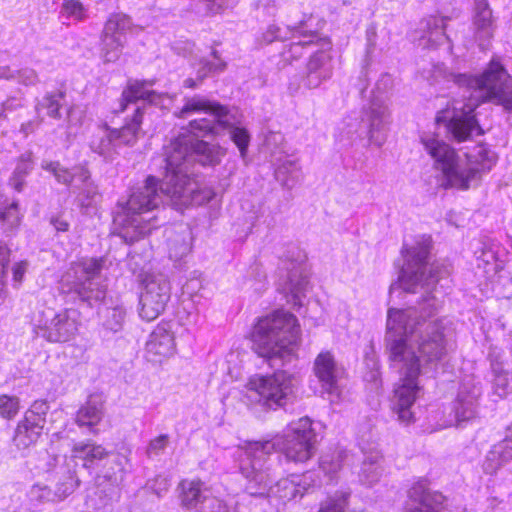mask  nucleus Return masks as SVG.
Wrapping results in <instances>:
<instances>
[{
  "instance_id": "f257e3e1",
  "label": "nucleus",
  "mask_w": 512,
  "mask_h": 512,
  "mask_svg": "<svg viewBox=\"0 0 512 512\" xmlns=\"http://www.w3.org/2000/svg\"><path fill=\"white\" fill-rule=\"evenodd\" d=\"M440 304L429 292L419 307L389 309L387 336L389 359L401 378L394 390V409L402 422L412 420L411 406L420 393L417 381L447 354L449 322L432 318Z\"/></svg>"
},
{
  "instance_id": "f03ea898",
  "label": "nucleus",
  "mask_w": 512,
  "mask_h": 512,
  "mask_svg": "<svg viewBox=\"0 0 512 512\" xmlns=\"http://www.w3.org/2000/svg\"><path fill=\"white\" fill-rule=\"evenodd\" d=\"M463 84L470 90L468 103L457 102L452 110L442 111L437 117L439 122H447L449 131L459 142L483 133L474 115L480 103L489 101L512 109V78L498 61L491 60L480 76L463 75Z\"/></svg>"
},
{
  "instance_id": "7ed1b4c3",
  "label": "nucleus",
  "mask_w": 512,
  "mask_h": 512,
  "mask_svg": "<svg viewBox=\"0 0 512 512\" xmlns=\"http://www.w3.org/2000/svg\"><path fill=\"white\" fill-rule=\"evenodd\" d=\"M274 449L270 442H249L238 450L239 469L247 480L246 491L252 496H273L283 501L302 496L310 486V473L292 475L271 485L274 472L268 461Z\"/></svg>"
},
{
  "instance_id": "20e7f679",
  "label": "nucleus",
  "mask_w": 512,
  "mask_h": 512,
  "mask_svg": "<svg viewBox=\"0 0 512 512\" xmlns=\"http://www.w3.org/2000/svg\"><path fill=\"white\" fill-rule=\"evenodd\" d=\"M421 143L434 160L435 169L441 172L444 188L468 189L497 161L496 154L484 146H479L472 154L461 156L449 144L430 134L422 135Z\"/></svg>"
},
{
  "instance_id": "39448f33",
  "label": "nucleus",
  "mask_w": 512,
  "mask_h": 512,
  "mask_svg": "<svg viewBox=\"0 0 512 512\" xmlns=\"http://www.w3.org/2000/svg\"><path fill=\"white\" fill-rule=\"evenodd\" d=\"M154 176H148L145 183L135 187L127 201L121 204L114 222L120 227V236L128 243H133L148 235L157 227V217L151 213L157 209L163 198L169 197L163 193L161 182L160 192Z\"/></svg>"
},
{
  "instance_id": "423d86ee",
  "label": "nucleus",
  "mask_w": 512,
  "mask_h": 512,
  "mask_svg": "<svg viewBox=\"0 0 512 512\" xmlns=\"http://www.w3.org/2000/svg\"><path fill=\"white\" fill-rule=\"evenodd\" d=\"M154 176H148L145 183L135 187L127 201L121 204L114 222L120 227V236L128 243H133L148 235L157 227V217L151 213L157 209L163 198L169 197L163 193L161 182L160 192Z\"/></svg>"
},
{
  "instance_id": "0eeeda50",
  "label": "nucleus",
  "mask_w": 512,
  "mask_h": 512,
  "mask_svg": "<svg viewBox=\"0 0 512 512\" xmlns=\"http://www.w3.org/2000/svg\"><path fill=\"white\" fill-rule=\"evenodd\" d=\"M300 344V327L297 318L285 311L260 319L254 331V350L271 363L289 362Z\"/></svg>"
},
{
  "instance_id": "6e6552de",
  "label": "nucleus",
  "mask_w": 512,
  "mask_h": 512,
  "mask_svg": "<svg viewBox=\"0 0 512 512\" xmlns=\"http://www.w3.org/2000/svg\"><path fill=\"white\" fill-rule=\"evenodd\" d=\"M200 112L209 114L212 119L201 118L191 121L192 130L203 135H217L221 130L229 129L231 140L238 147L241 157L245 158L250 135L246 129L234 126V117L229 113L227 107L203 96L195 95L186 97L183 107L174 114L178 118H186L192 113Z\"/></svg>"
},
{
  "instance_id": "1a4fd4ad",
  "label": "nucleus",
  "mask_w": 512,
  "mask_h": 512,
  "mask_svg": "<svg viewBox=\"0 0 512 512\" xmlns=\"http://www.w3.org/2000/svg\"><path fill=\"white\" fill-rule=\"evenodd\" d=\"M199 136L204 135L198 131L194 132L189 124V129L165 147L166 172L178 173L181 169L189 174L188 168L192 161H197L203 166L220 163L225 150L218 145L199 140Z\"/></svg>"
},
{
  "instance_id": "9d476101",
  "label": "nucleus",
  "mask_w": 512,
  "mask_h": 512,
  "mask_svg": "<svg viewBox=\"0 0 512 512\" xmlns=\"http://www.w3.org/2000/svg\"><path fill=\"white\" fill-rule=\"evenodd\" d=\"M431 238L419 236L411 245L405 244V264L399 277V287L408 292H416L417 288L429 291L439 278L448 274L447 269H441L439 264L428 262Z\"/></svg>"
},
{
  "instance_id": "9b49d317",
  "label": "nucleus",
  "mask_w": 512,
  "mask_h": 512,
  "mask_svg": "<svg viewBox=\"0 0 512 512\" xmlns=\"http://www.w3.org/2000/svg\"><path fill=\"white\" fill-rule=\"evenodd\" d=\"M104 265L102 258H85L73 262L63 274L60 284L66 294L92 304L105 298V289L95 281Z\"/></svg>"
},
{
  "instance_id": "f8f14e48",
  "label": "nucleus",
  "mask_w": 512,
  "mask_h": 512,
  "mask_svg": "<svg viewBox=\"0 0 512 512\" xmlns=\"http://www.w3.org/2000/svg\"><path fill=\"white\" fill-rule=\"evenodd\" d=\"M35 334L50 343H66L76 338L81 326L80 313L76 309L59 311L51 307L38 309L32 318Z\"/></svg>"
},
{
  "instance_id": "ddd939ff",
  "label": "nucleus",
  "mask_w": 512,
  "mask_h": 512,
  "mask_svg": "<svg viewBox=\"0 0 512 512\" xmlns=\"http://www.w3.org/2000/svg\"><path fill=\"white\" fill-rule=\"evenodd\" d=\"M248 397L269 409L288 404L295 394V379L286 371L270 375L256 374L246 383Z\"/></svg>"
},
{
  "instance_id": "4468645a",
  "label": "nucleus",
  "mask_w": 512,
  "mask_h": 512,
  "mask_svg": "<svg viewBox=\"0 0 512 512\" xmlns=\"http://www.w3.org/2000/svg\"><path fill=\"white\" fill-rule=\"evenodd\" d=\"M266 442L274 444V451H280L288 461L304 463L316 453L318 441L311 419L302 417L290 423L282 437Z\"/></svg>"
},
{
  "instance_id": "2eb2a0df",
  "label": "nucleus",
  "mask_w": 512,
  "mask_h": 512,
  "mask_svg": "<svg viewBox=\"0 0 512 512\" xmlns=\"http://www.w3.org/2000/svg\"><path fill=\"white\" fill-rule=\"evenodd\" d=\"M143 107L137 106L132 118L120 129H111L107 125L98 127L90 140L93 152L104 158H111L121 145H134L141 132Z\"/></svg>"
},
{
  "instance_id": "dca6fc26",
  "label": "nucleus",
  "mask_w": 512,
  "mask_h": 512,
  "mask_svg": "<svg viewBox=\"0 0 512 512\" xmlns=\"http://www.w3.org/2000/svg\"><path fill=\"white\" fill-rule=\"evenodd\" d=\"M162 190L176 209L189 205H203L215 197L211 188L198 189L197 183L181 169L178 173L166 172Z\"/></svg>"
},
{
  "instance_id": "f3484780",
  "label": "nucleus",
  "mask_w": 512,
  "mask_h": 512,
  "mask_svg": "<svg viewBox=\"0 0 512 512\" xmlns=\"http://www.w3.org/2000/svg\"><path fill=\"white\" fill-rule=\"evenodd\" d=\"M171 296V284L161 272L147 273L143 279V290L139 300V316L153 321L165 310Z\"/></svg>"
},
{
  "instance_id": "a211bd4d",
  "label": "nucleus",
  "mask_w": 512,
  "mask_h": 512,
  "mask_svg": "<svg viewBox=\"0 0 512 512\" xmlns=\"http://www.w3.org/2000/svg\"><path fill=\"white\" fill-rule=\"evenodd\" d=\"M41 168L51 173L56 181L65 185H74L79 190L78 201L84 207H89L100 198L97 186L90 180V173L82 166L69 170L57 161L44 160Z\"/></svg>"
},
{
  "instance_id": "6ab92c4d",
  "label": "nucleus",
  "mask_w": 512,
  "mask_h": 512,
  "mask_svg": "<svg viewBox=\"0 0 512 512\" xmlns=\"http://www.w3.org/2000/svg\"><path fill=\"white\" fill-rule=\"evenodd\" d=\"M48 411L49 405L46 401L36 400L24 412L23 417L17 422L12 437L13 445L17 450L25 451L37 443L43 433Z\"/></svg>"
},
{
  "instance_id": "aec40b11",
  "label": "nucleus",
  "mask_w": 512,
  "mask_h": 512,
  "mask_svg": "<svg viewBox=\"0 0 512 512\" xmlns=\"http://www.w3.org/2000/svg\"><path fill=\"white\" fill-rule=\"evenodd\" d=\"M132 27L131 19L123 14L112 15L106 22L100 56L105 63L117 61L126 42V33Z\"/></svg>"
},
{
  "instance_id": "412c9836",
  "label": "nucleus",
  "mask_w": 512,
  "mask_h": 512,
  "mask_svg": "<svg viewBox=\"0 0 512 512\" xmlns=\"http://www.w3.org/2000/svg\"><path fill=\"white\" fill-rule=\"evenodd\" d=\"M176 352L175 336L172 325L159 323L149 335L145 345V356L152 363H162Z\"/></svg>"
},
{
  "instance_id": "4be33fe9",
  "label": "nucleus",
  "mask_w": 512,
  "mask_h": 512,
  "mask_svg": "<svg viewBox=\"0 0 512 512\" xmlns=\"http://www.w3.org/2000/svg\"><path fill=\"white\" fill-rule=\"evenodd\" d=\"M403 512H444L446 498L439 492L427 489L424 482L415 483L408 490Z\"/></svg>"
},
{
  "instance_id": "5701e85b",
  "label": "nucleus",
  "mask_w": 512,
  "mask_h": 512,
  "mask_svg": "<svg viewBox=\"0 0 512 512\" xmlns=\"http://www.w3.org/2000/svg\"><path fill=\"white\" fill-rule=\"evenodd\" d=\"M312 21L310 18L307 21L301 22L299 25L289 29L291 36V43L288 49L285 51L286 58L297 59L301 56L302 50L309 47H321L329 48L330 41L327 38L321 37L316 30H312V26L309 22Z\"/></svg>"
},
{
  "instance_id": "b1692460",
  "label": "nucleus",
  "mask_w": 512,
  "mask_h": 512,
  "mask_svg": "<svg viewBox=\"0 0 512 512\" xmlns=\"http://www.w3.org/2000/svg\"><path fill=\"white\" fill-rule=\"evenodd\" d=\"M389 119L388 107L379 99L372 100L369 107L364 111L362 122L367 126L370 142L378 147L382 146L386 140Z\"/></svg>"
},
{
  "instance_id": "393cba45",
  "label": "nucleus",
  "mask_w": 512,
  "mask_h": 512,
  "mask_svg": "<svg viewBox=\"0 0 512 512\" xmlns=\"http://www.w3.org/2000/svg\"><path fill=\"white\" fill-rule=\"evenodd\" d=\"M314 372L318 378L322 391L338 398L340 395L339 380L341 369L336 365L330 352H321L314 361Z\"/></svg>"
},
{
  "instance_id": "a878e982",
  "label": "nucleus",
  "mask_w": 512,
  "mask_h": 512,
  "mask_svg": "<svg viewBox=\"0 0 512 512\" xmlns=\"http://www.w3.org/2000/svg\"><path fill=\"white\" fill-rule=\"evenodd\" d=\"M147 82H131L127 88L122 92L120 107L116 112H123L129 103L136 102L138 100H144L150 104L167 108L172 102V97L167 93H157L154 90L147 88Z\"/></svg>"
},
{
  "instance_id": "bb28decb",
  "label": "nucleus",
  "mask_w": 512,
  "mask_h": 512,
  "mask_svg": "<svg viewBox=\"0 0 512 512\" xmlns=\"http://www.w3.org/2000/svg\"><path fill=\"white\" fill-rule=\"evenodd\" d=\"M180 506L186 510L198 512L200 505L211 492L210 488L200 479H184L177 487Z\"/></svg>"
},
{
  "instance_id": "cd10ccee",
  "label": "nucleus",
  "mask_w": 512,
  "mask_h": 512,
  "mask_svg": "<svg viewBox=\"0 0 512 512\" xmlns=\"http://www.w3.org/2000/svg\"><path fill=\"white\" fill-rule=\"evenodd\" d=\"M510 461H512V425L508 428L505 438L487 452L482 468L486 474L493 475Z\"/></svg>"
},
{
  "instance_id": "c85d7f7f",
  "label": "nucleus",
  "mask_w": 512,
  "mask_h": 512,
  "mask_svg": "<svg viewBox=\"0 0 512 512\" xmlns=\"http://www.w3.org/2000/svg\"><path fill=\"white\" fill-rule=\"evenodd\" d=\"M445 19L439 16H429L422 19L415 32V40L424 48L435 47L445 39Z\"/></svg>"
},
{
  "instance_id": "c756f323",
  "label": "nucleus",
  "mask_w": 512,
  "mask_h": 512,
  "mask_svg": "<svg viewBox=\"0 0 512 512\" xmlns=\"http://www.w3.org/2000/svg\"><path fill=\"white\" fill-rule=\"evenodd\" d=\"M275 177L281 185L292 189L300 179L301 167L296 158L284 154L283 150L272 152Z\"/></svg>"
},
{
  "instance_id": "7c9ffc66",
  "label": "nucleus",
  "mask_w": 512,
  "mask_h": 512,
  "mask_svg": "<svg viewBox=\"0 0 512 512\" xmlns=\"http://www.w3.org/2000/svg\"><path fill=\"white\" fill-rule=\"evenodd\" d=\"M479 395L480 389L476 386L468 389L464 385L463 389L460 390L454 404L455 420L458 425L476 416V406Z\"/></svg>"
},
{
  "instance_id": "2f4dec72",
  "label": "nucleus",
  "mask_w": 512,
  "mask_h": 512,
  "mask_svg": "<svg viewBox=\"0 0 512 512\" xmlns=\"http://www.w3.org/2000/svg\"><path fill=\"white\" fill-rule=\"evenodd\" d=\"M72 457L83 461L87 469L94 468L98 462L109 456V452L100 444L94 442H78L72 447Z\"/></svg>"
},
{
  "instance_id": "473e14b6",
  "label": "nucleus",
  "mask_w": 512,
  "mask_h": 512,
  "mask_svg": "<svg viewBox=\"0 0 512 512\" xmlns=\"http://www.w3.org/2000/svg\"><path fill=\"white\" fill-rule=\"evenodd\" d=\"M104 404L99 396H90L76 413L75 422L80 427H93L103 418Z\"/></svg>"
},
{
  "instance_id": "72a5a7b5",
  "label": "nucleus",
  "mask_w": 512,
  "mask_h": 512,
  "mask_svg": "<svg viewBox=\"0 0 512 512\" xmlns=\"http://www.w3.org/2000/svg\"><path fill=\"white\" fill-rule=\"evenodd\" d=\"M192 249V235L188 228L175 232L168 237V255L174 262L187 257Z\"/></svg>"
},
{
  "instance_id": "f704fd0d",
  "label": "nucleus",
  "mask_w": 512,
  "mask_h": 512,
  "mask_svg": "<svg viewBox=\"0 0 512 512\" xmlns=\"http://www.w3.org/2000/svg\"><path fill=\"white\" fill-rule=\"evenodd\" d=\"M33 169V156L31 152L23 153L16 164V167L9 178V185L17 192H22L25 186V179Z\"/></svg>"
},
{
  "instance_id": "c9c22d12",
  "label": "nucleus",
  "mask_w": 512,
  "mask_h": 512,
  "mask_svg": "<svg viewBox=\"0 0 512 512\" xmlns=\"http://www.w3.org/2000/svg\"><path fill=\"white\" fill-rule=\"evenodd\" d=\"M381 459L378 452L365 457L359 473V479L363 484L373 485L380 479L382 475Z\"/></svg>"
},
{
  "instance_id": "e433bc0d",
  "label": "nucleus",
  "mask_w": 512,
  "mask_h": 512,
  "mask_svg": "<svg viewBox=\"0 0 512 512\" xmlns=\"http://www.w3.org/2000/svg\"><path fill=\"white\" fill-rule=\"evenodd\" d=\"M491 368L495 374V385L501 386L503 390L508 384V365L504 363L503 353L497 347H491L488 353Z\"/></svg>"
},
{
  "instance_id": "4c0bfd02",
  "label": "nucleus",
  "mask_w": 512,
  "mask_h": 512,
  "mask_svg": "<svg viewBox=\"0 0 512 512\" xmlns=\"http://www.w3.org/2000/svg\"><path fill=\"white\" fill-rule=\"evenodd\" d=\"M474 25L483 37L492 35V12L486 1H478L475 8Z\"/></svg>"
},
{
  "instance_id": "58836bf2",
  "label": "nucleus",
  "mask_w": 512,
  "mask_h": 512,
  "mask_svg": "<svg viewBox=\"0 0 512 512\" xmlns=\"http://www.w3.org/2000/svg\"><path fill=\"white\" fill-rule=\"evenodd\" d=\"M29 504L32 506H39L50 502H58L54 490L44 484H34L27 492Z\"/></svg>"
},
{
  "instance_id": "ea45409f",
  "label": "nucleus",
  "mask_w": 512,
  "mask_h": 512,
  "mask_svg": "<svg viewBox=\"0 0 512 512\" xmlns=\"http://www.w3.org/2000/svg\"><path fill=\"white\" fill-rule=\"evenodd\" d=\"M346 457V452L341 449L325 453L320 458V469L325 474L332 477L341 469L342 463Z\"/></svg>"
},
{
  "instance_id": "a19ab883",
  "label": "nucleus",
  "mask_w": 512,
  "mask_h": 512,
  "mask_svg": "<svg viewBox=\"0 0 512 512\" xmlns=\"http://www.w3.org/2000/svg\"><path fill=\"white\" fill-rule=\"evenodd\" d=\"M22 217L18 202H12L0 210V221L5 230L13 231L18 228Z\"/></svg>"
},
{
  "instance_id": "79ce46f5",
  "label": "nucleus",
  "mask_w": 512,
  "mask_h": 512,
  "mask_svg": "<svg viewBox=\"0 0 512 512\" xmlns=\"http://www.w3.org/2000/svg\"><path fill=\"white\" fill-rule=\"evenodd\" d=\"M65 93L62 91L52 92L47 94L43 100L38 104V108L46 109L47 115L54 119H60V109L63 106Z\"/></svg>"
},
{
  "instance_id": "37998d69",
  "label": "nucleus",
  "mask_w": 512,
  "mask_h": 512,
  "mask_svg": "<svg viewBox=\"0 0 512 512\" xmlns=\"http://www.w3.org/2000/svg\"><path fill=\"white\" fill-rule=\"evenodd\" d=\"M79 485V480L76 478L75 473L67 471L57 482L54 490L56 500L63 501L71 495Z\"/></svg>"
},
{
  "instance_id": "c03bdc74",
  "label": "nucleus",
  "mask_w": 512,
  "mask_h": 512,
  "mask_svg": "<svg viewBox=\"0 0 512 512\" xmlns=\"http://www.w3.org/2000/svg\"><path fill=\"white\" fill-rule=\"evenodd\" d=\"M126 312L120 307L107 308L105 310L103 327L113 333L122 330L125 321Z\"/></svg>"
},
{
  "instance_id": "a18cd8bd",
  "label": "nucleus",
  "mask_w": 512,
  "mask_h": 512,
  "mask_svg": "<svg viewBox=\"0 0 512 512\" xmlns=\"http://www.w3.org/2000/svg\"><path fill=\"white\" fill-rule=\"evenodd\" d=\"M21 409L20 398L15 395L0 394V417L14 419Z\"/></svg>"
},
{
  "instance_id": "49530a36",
  "label": "nucleus",
  "mask_w": 512,
  "mask_h": 512,
  "mask_svg": "<svg viewBox=\"0 0 512 512\" xmlns=\"http://www.w3.org/2000/svg\"><path fill=\"white\" fill-rule=\"evenodd\" d=\"M330 49L331 46L329 48L317 47L316 52H314L307 63V68L321 72L325 65L330 70V76H332L333 67Z\"/></svg>"
},
{
  "instance_id": "de8ad7c7",
  "label": "nucleus",
  "mask_w": 512,
  "mask_h": 512,
  "mask_svg": "<svg viewBox=\"0 0 512 512\" xmlns=\"http://www.w3.org/2000/svg\"><path fill=\"white\" fill-rule=\"evenodd\" d=\"M348 494L340 491L321 503L319 512H345Z\"/></svg>"
},
{
  "instance_id": "09e8293b",
  "label": "nucleus",
  "mask_w": 512,
  "mask_h": 512,
  "mask_svg": "<svg viewBox=\"0 0 512 512\" xmlns=\"http://www.w3.org/2000/svg\"><path fill=\"white\" fill-rule=\"evenodd\" d=\"M198 512H239L235 506H228L223 500L210 492L200 505Z\"/></svg>"
},
{
  "instance_id": "8fccbe9b",
  "label": "nucleus",
  "mask_w": 512,
  "mask_h": 512,
  "mask_svg": "<svg viewBox=\"0 0 512 512\" xmlns=\"http://www.w3.org/2000/svg\"><path fill=\"white\" fill-rule=\"evenodd\" d=\"M330 77V70L325 65L321 72L307 68L304 85L308 88H317Z\"/></svg>"
},
{
  "instance_id": "3c124183",
  "label": "nucleus",
  "mask_w": 512,
  "mask_h": 512,
  "mask_svg": "<svg viewBox=\"0 0 512 512\" xmlns=\"http://www.w3.org/2000/svg\"><path fill=\"white\" fill-rule=\"evenodd\" d=\"M127 461V458L123 455H112V459L110 460L112 466L104 472V477L109 481L116 482L118 475H122Z\"/></svg>"
},
{
  "instance_id": "603ef678",
  "label": "nucleus",
  "mask_w": 512,
  "mask_h": 512,
  "mask_svg": "<svg viewBox=\"0 0 512 512\" xmlns=\"http://www.w3.org/2000/svg\"><path fill=\"white\" fill-rule=\"evenodd\" d=\"M308 281L305 278L293 280L290 278L286 290L291 293L294 305H302V297L305 296Z\"/></svg>"
},
{
  "instance_id": "864d4df0",
  "label": "nucleus",
  "mask_w": 512,
  "mask_h": 512,
  "mask_svg": "<svg viewBox=\"0 0 512 512\" xmlns=\"http://www.w3.org/2000/svg\"><path fill=\"white\" fill-rule=\"evenodd\" d=\"M169 443V436L166 434L153 438L147 446V456L152 458L161 455Z\"/></svg>"
},
{
  "instance_id": "5fc2aeb1",
  "label": "nucleus",
  "mask_w": 512,
  "mask_h": 512,
  "mask_svg": "<svg viewBox=\"0 0 512 512\" xmlns=\"http://www.w3.org/2000/svg\"><path fill=\"white\" fill-rule=\"evenodd\" d=\"M62 11L68 17H73L76 20H83L86 17L85 8L77 0L66 1L63 4Z\"/></svg>"
},
{
  "instance_id": "6e6d98bb",
  "label": "nucleus",
  "mask_w": 512,
  "mask_h": 512,
  "mask_svg": "<svg viewBox=\"0 0 512 512\" xmlns=\"http://www.w3.org/2000/svg\"><path fill=\"white\" fill-rule=\"evenodd\" d=\"M10 250L0 243V299L4 296V283L7 275V267L9 264Z\"/></svg>"
},
{
  "instance_id": "4d7b16f0",
  "label": "nucleus",
  "mask_w": 512,
  "mask_h": 512,
  "mask_svg": "<svg viewBox=\"0 0 512 512\" xmlns=\"http://www.w3.org/2000/svg\"><path fill=\"white\" fill-rule=\"evenodd\" d=\"M289 29L290 28H287V31H282L280 27L276 25H270L262 34L261 42L269 44L275 40H286L288 39Z\"/></svg>"
},
{
  "instance_id": "13d9d810",
  "label": "nucleus",
  "mask_w": 512,
  "mask_h": 512,
  "mask_svg": "<svg viewBox=\"0 0 512 512\" xmlns=\"http://www.w3.org/2000/svg\"><path fill=\"white\" fill-rule=\"evenodd\" d=\"M16 80L25 86L35 85L38 83L39 78L37 72L32 68H22L20 70H15Z\"/></svg>"
},
{
  "instance_id": "bf43d9fd",
  "label": "nucleus",
  "mask_w": 512,
  "mask_h": 512,
  "mask_svg": "<svg viewBox=\"0 0 512 512\" xmlns=\"http://www.w3.org/2000/svg\"><path fill=\"white\" fill-rule=\"evenodd\" d=\"M169 486L170 483L166 477L158 476L152 481L150 488L157 496L161 497L168 491Z\"/></svg>"
},
{
  "instance_id": "052dcab7",
  "label": "nucleus",
  "mask_w": 512,
  "mask_h": 512,
  "mask_svg": "<svg viewBox=\"0 0 512 512\" xmlns=\"http://www.w3.org/2000/svg\"><path fill=\"white\" fill-rule=\"evenodd\" d=\"M393 82L394 81L391 75L383 74L376 83V89L381 93L388 92L392 89Z\"/></svg>"
},
{
  "instance_id": "680f3d73",
  "label": "nucleus",
  "mask_w": 512,
  "mask_h": 512,
  "mask_svg": "<svg viewBox=\"0 0 512 512\" xmlns=\"http://www.w3.org/2000/svg\"><path fill=\"white\" fill-rule=\"evenodd\" d=\"M207 6L212 13H217L220 10L230 7L234 4V0H205Z\"/></svg>"
},
{
  "instance_id": "e2e57ef3",
  "label": "nucleus",
  "mask_w": 512,
  "mask_h": 512,
  "mask_svg": "<svg viewBox=\"0 0 512 512\" xmlns=\"http://www.w3.org/2000/svg\"><path fill=\"white\" fill-rule=\"evenodd\" d=\"M213 67L211 62L206 60H200L199 68L197 70V80L201 82L204 78H206L210 73H212Z\"/></svg>"
},
{
  "instance_id": "0e129e2a",
  "label": "nucleus",
  "mask_w": 512,
  "mask_h": 512,
  "mask_svg": "<svg viewBox=\"0 0 512 512\" xmlns=\"http://www.w3.org/2000/svg\"><path fill=\"white\" fill-rule=\"evenodd\" d=\"M26 270H27V262L26 261H21V262L15 263V265L12 268L14 281L20 283L23 279V276H24Z\"/></svg>"
},
{
  "instance_id": "69168bd1",
  "label": "nucleus",
  "mask_w": 512,
  "mask_h": 512,
  "mask_svg": "<svg viewBox=\"0 0 512 512\" xmlns=\"http://www.w3.org/2000/svg\"><path fill=\"white\" fill-rule=\"evenodd\" d=\"M40 121L38 120H29L23 123L20 127V132L27 137L29 134L33 133L35 129L39 126Z\"/></svg>"
},
{
  "instance_id": "338daca9",
  "label": "nucleus",
  "mask_w": 512,
  "mask_h": 512,
  "mask_svg": "<svg viewBox=\"0 0 512 512\" xmlns=\"http://www.w3.org/2000/svg\"><path fill=\"white\" fill-rule=\"evenodd\" d=\"M15 78V70L6 65L0 66V80H14Z\"/></svg>"
},
{
  "instance_id": "774afa93",
  "label": "nucleus",
  "mask_w": 512,
  "mask_h": 512,
  "mask_svg": "<svg viewBox=\"0 0 512 512\" xmlns=\"http://www.w3.org/2000/svg\"><path fill=\"white\" fill-rule=\"evenodd\" d=\"M51 223L59 232H65L69 228V223L62 218H52Z\"/></svg>"
}]
</instances>
